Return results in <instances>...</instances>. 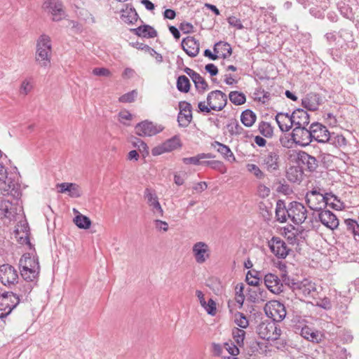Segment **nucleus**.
Returning <instances> with one entry per match:
<instances>
[{"label":"nucleus","instance_id":"nucleus-13","mask_svg":"<svg viewBox=\"0 0 359 359\" xmlns=\"http://www.w3.org/2000/svg\"><path fill=\"white\" fill-rule=\"evenodd\" d=\"M323 103V97L320 94L313 92L306 94L302 100L304 108L311 111H317Z\"/></svg>","mask_w":359,"mask_h":359},{"label":"nucleus","instance_id":"nucleus-1","mask_svg":"<svg viewBox=\"0 0 359 359\" xmlns=\"http://www.w3.org/2000/svg\"><path fill=\"white\" fill-rule=\"evenodd\" d=\"M19 269L25 280L38 281L40 266L38 257L24 254L19 260Z\"/></svg>","mask_w":359,"mask_h":359},{"label":"nucleus","instance_id":"nucleus-26","mask_svg":"<svg viewBox=\"0 0 359 359\" xmlns=\"http://www.w3.org/2000/svg\"><path fill=\"white\" fill-rule=\"evenodd\" d=\"M292 121L295 126H309L310 116L306 111L298 108L292 113Z\"/></svg>","mask_w":359,"mask_h":359},{"label":"nucleus","instance_id":"nucleus-14","mask_svg":"<svg viewBox=\"0 0 359 359\" xmlns=\"http://www.w3.org/2000/svg\"><path fill=\"white\" fill-rule=\"evenodd\" d=\"M210 248L205 242L199 241L192 247V252L198 264H203L210 257Z\"/></svg>","mask_w":359,"mask_h":359},{"label":"nucleus","instance_id":"nucleus-31","mask_svg":"<svg viewBox=\"0 0 359 359\" xmlns=\"http://www.w3.org/2000/svg\"><path fill=\"white\" fill-rule=\"evenodd\" d=\"M289 205H285V201L278 200L276 207V217L280 223H284L288 218Z\"/></svg>","mask_w":359,"mask_h":359},{"label":"nucleus","instance_id":"nucleus-5","mask_svg":"<svg viewBox=\"0 0 359 359\" xmlns=\"http://www.w3.org/2000/svg\"><path fill=\"white\" fill-rule=\"evenodd\" d=\"M20 302L13 291L4 292L0 298V318L8 316Z\"/></svg>","mask_w":359,"mask_h":359},{"label":"nucleus","instance_id":"nucleus-7","mask_svg":"<svg viewBox=\"0 0 359 359\" xmlns=\"http://www.w3.org/2000/svg\"><path fill=\"white\" fill-rule=\"evenodd\" d=\"M295 126L292 133V139L293 142L302 147L308 146L312 141V132L311 125Z\"/></svg>","mask_w":359,"mask_h":359},{"label":"nucleus","instance_id":"nucleus-58","mask_svg":"<svg viewBox=\"0 0 359 359\" xmlns=\"http://www.w3.org/2000/svg\"><path fill=\"white\" fill-rule=\"evenodd\" d=\"M203 307L208 314L211 316H215L216 314V304L212 299H209L208 302H205V305Z\"/></svg>","mask_w":359,"mask_h":359},{"label":"nucleus","instance_id":"nucleus-43","mask_svg":"<svg viewBox=\"0 0 359 359\" xmlns=\"http://www.w3.org/2000/svg\"><path fill=\"white\" fill-rule=\"evenodd\" d=\"M191 83L188 77L184 75L180 76L177 80V88L182 93H188Z\"/></svg>","mask_w":359,"mask_h":359},{"label":"nucleus","instance_id":"nucleus-30","mask_svg":"<svg viewBox=\"0 0 359 359\" xmlns=\"http://www.w3.org/2000/svg\"><path fill=\"white\" fill-rule=\"evenodd\" d=\"M15 212L13 207L12 203L9 201H0V218H7L9 220L15 217Z\"/></svg>","mask_w":359,"mask_h":359},{"label":"nucleus","instance_id":"nucleus-60","mask_svg":"<svg viewBox=\"0 0 359 359\" xmlns=\"http://www.w3.org/2000/svg\"><path fill=\"white\" fill-rule=\"evenodd\" d=\"M271 190L269 187L264 184H259L257 187V194L259 197L264 198L269 196Z\"/></svg>","mask_w":359,"mask_h":359},{"label":"nucleus","instance_id":"nucleus-39","mask_svg":"<svg viewBox=\"0 0 359 359\" xmlns=\"http://www.w3.org/2000/svg\"><path fill=\"white\" fill-rule=\"evenodd\" d=\"M226 129L231 136L241 135L244 130L236 119H231L226 125Z\"/></svg>","mask_w":359,"mask_h":359},{"label":"nucleus","instance_id":"nucleus-61","mask_svg":"<svg viewBox=\"0 0 359 359\" xmlns=\"http://www.w3.org/2000/svg\"><path fill=\"white\" fill-rule=\"evenodd\" d=\"M93 74L99 76H106L109 77L111 76L110 71L104 67H96L93 70Z\"/></svg>","mask_w":359,"mask_h":359},{"label":"nucleus","instance_id":"nucleus-8","mask_svg":"<svg viewBox=\"0 0 359 359\" xmlns=\"http://www.w3.org/2000/svg\"><path fill=\"white\" fill-rule=\"evenodd\" d=\"M19 279L17 270L11 265L6 264L0 266V282L8 287L15 286Z\"/></svg>","mask_w":359,"mask_h":359},{"label":"nucleus","instance_id":"nucleus-47","mask_svg":"<svg viewBox=\"0 0 359 359\" xmlns=\"http://www.w3.org/2000/svg\"><path fill=\"white\" fill-rule=\"evenodd\" d=\"M133 145L139 150L143 156L149 154V148L147 144L142 140L135 138V141L133 142Z\"/></svg>","mask_w":359,"mask_h":359},{"label":"nucleus","instance_id":"nucleus-25","mask_svg":"<svg viewBox=\"0 0 359 359\" xmlns=\"http://www.w3.org/2000/svg\"><path fill=\"white\" fill-rule=\"evenodd\" d=\"M299 334L305 339L314 343L320 342L324 337L321 332L313 330L307 325H305L300 329Z\"/></svg>","mask_w":359,"mask_h":359},{"label":"nucleus","instance_id":"nucleus-50","mask_svg":"<svg viewBox=\"0 0 359 359\" xmlns=\"http://www.w3.org/2000/svg\"><path fill=\"white\" fill-rule=\"evenodd\" d=\"M223 347L231 355L236 356V355H238L240 353L239 348H238L239 346L237 344L236 345L231 341L225 342L223 345Z\"/></svg>","mask_w":359,"mask_h":359},{"label":"nucleus","instance_id":"nucleus-37","mask_svg":"<svg viewBox=\"0 0 359 359\" xmlns=\"http://www.w3.org/2000/svg\"><path fill=\"white\" fill-rule=\"evenodd\" d=\"M256 114L250 109H245L241 115V121L246 127H251L256 121Z\"/></svg>","mask_w":359,"mask_h":359},{"label":"nucleus","instance_id":"nucleus-62","mask_svg":"<svg viewBox=\"0 0 359 359\" xmlns=\"http://www.w3.org/2000/svg\"><path fill=\"white\" fill-rule=\"evenodd\" d=\"M179 29L184 33V34H189L194 32V26L192 24L188 22H182L180 23L179 26Z\"/></svg>","mask_w":359,"mask_h":359},{"label":"nucleus","instance_id":"nucleus-63","mask_svg":"<svg viewBox=\"0 0 359 359\" xmlns=\"http://www.w3.org/2000/svg\"><path fill=\"white\" fill-rule=\"evenodd\" d=\"M257 95H262V97H259V101L262 103L267 102L271 98V94L269 92L264 90V89H259L257 90Z\"/></svg>","mask_w":359,"mask_h":359},{"label":"nucleus","instance_id":"nucleus-56","mask_svg":"<svg viewBox=\"0 0 359 359\" xmlns=\"http://www.w3.org/2000/svg\"><path fill=\"white\" fill-rule=\"evenodd\" d=\"M32 87L31 79H25L21 83L20 92L25 95H27L32 90Z\"/></svg>","mask_w":359,"mask_h":359},{"label":"nucleus","instance_id":"nucleus-6","mask_svg":"<svg viewBox=\"0 0 359 359\" xmlns=\"http://www.w3.org/2000/svg\"><path fill=\"white\" fill-rule=\"evenodd\" d=\"M305 199L308 206L311 210L316 211L322 210L329 204L327 196L316 189L307 192Z\"/></svg>","mask_w":359,"mask_h":359},{"label":"nucleus","instance_id":"nucleus-28","mask_svg":"<svg viewBox=\"0 0 359 359\" xmlns=\"http://www.w3.org/2000/svg\"><path fill=\"white\" fill-rule=\"evenodd\" d=\"M57 186L60 188V193L68 192L69 196L73 198H79L81 196V188L75 183L63 182Z\"/></svg>","mask_w":359,"mask_h":359},{"label":"nucleus","instance_id":"nucleus-40","mask_svg":"<svg viewBox=\"0 0 359 359\" xmlns=\"http://www.w3.org/2000/svg\"><path fill=\"white\" fill-rule=\"evenodd\" d=\"M302 171L298 167H290L287 171V178L292 182H300Z\"/></svg>","mask_w":359,"mask_h":359},{"label":"nucleus","instance_id":"nucleus-36","mask_svg":"<svg viewBox=\"0 0 359 359\" xmlns=\"http://www.w3.org/2000/svg\"><path fill=\"white\" fill-rule=\"evenodd\" d=\"M297 288H298L306 297H313L316 292L315 283L306 280H305L304 282L298 283Z\"/></svg>","mask_w":359,"mask_h":359},{"label":"nucleus","instance_id":"nucleus-46","mask_svg":"<svg viewBox=\"0 0 359 359\" xmlns=\"http://www.w3.org/2000/svg\"><path fill=\"white\" fill-rule=\"evenodd\" d=\"M192 120V114L187 112H179L177 116V121L180 126L187 127Z\"/></svg>","mask_w":359,"mask_h":359},{"label":"nucleus","instance_id":"nucleus-41","mask_svg":"<svg viewBox=\"0 0 359 359\" xmlns=\"http://www.w3.org/2000/svg\"><path fill=\"white\" fill-rule=\"evenodd\" d=\"M168 152L181 148L182 143L179 137L174 136L163 143Z\"/></svg>","mask_w":359,"mask_h":359},{"label":"nucleus","instance_id":"nucleus-33","mask_svg":"<svg viewBox=\"0 0 359 359\" xmlns=\"http://www.w3.org/2000/svg\"><path fill=\"white\" fill-rule=\"evenodd\" d=\"M211 146L215 149L219 153L222 155L224 158L227 159L228 161H234L236 160L235 156L233 154V152L231 151L230 148L224 144H222L217 141H215L211 144Z\"/></svg>","mask_w":359,"mask_h":359},{"label":"nucleus","instance_id":"nucleus-24","mask_svg":"<svg viewBox=\"0 0 359 359\" xmlns=\"http://www.w3.org/2000/svg\"><path fill=\"white\" fill-rule=\"evenodd\" d=\"M318 217L320 222L330 229H334L339 226V219L337 216L328 210H320Z\"/></svg>","mask_w":359,"mask_h":359},{"label":"nucleus","instance_id":"nucleus-15","mask_svg":"<svg viewBox=\"0 0 359 359\" xmlns=\"http://www.w3.org/2000/svg\"><path fill=\"white\" fill-rule=\"evenodd\" d=\"M135 130L139 136H153L161 132L162 128L158 127L151 121H144L137 123Z\"/></svg>","mask_w":359,"mask_h":359},{"label":"nucleus","instance_id":"nucleus-17","mask_svg":"<svg viewBox=\"0 0 359 359\" xmlns=\"http://www.w3.org/2000/svg\"><path fill=\"white\" fill-rule=\"evenodd\" d=\"M264 285L272 293L278 294L283 291V283L273 273H267L264 278Z\"/></svg>","mask_w":359,"mask_h":359},{"label":"nucleus","instance_id":"nucleus-3","mask_svg":"<svg viewBox=\"0 0 359 359\" xmlns=\"http://www.w3.org/2000/svg\"><path fill=\"white\" fill-rule=\"evenodd\" d=\"M280 150L277 149H267L262 153L259 157L261 165L269 172H275L279 170L282 164Z\"/></svg>","mask_w":359,"mask_h":359},{"label":"nucleus","instance_id":"nucleus-20","mask_svg":"<svg viewBox=\"0 0 359 359\" xmlns=\"http://www.w3.org/2000/svg\"><path fill=\"white\" fill-rule=\"evenodd\" d=\"M0 191L3 195H13L14 196L20 195L18 184L8 175H7V178L0 180Z\"/></svg>","mask_w":359,"mask_h":359},{"label":"nucleus","instance_id":"nucleus-22","mask_svg":"<svg viewBox=\"0 0 359 359\" xmlns=\"http://www.w3.org/2000/svg\"><path fill=\"white\" fill-rule=\"evenodd\" d=\"M184 72L190 76L198 93L203 94L208 89V83L198 73L189 67L184 69Z\"/></svg>","mask_w":359,"mask_h":359},{"label":"nucleus","instance_id":"nucleus-29","mask_svg":"<svg viewBox=\"0 0 359 359\" xmlns=\"http://www.w3.org/2000/svg\"><path fill=\"white\" fill-rule=\"evenodd\" d=\"M266 298V291L259 287L249 288L248 290V299L250 302L256 303L264 302Z\"/></svg>","mask_w":359,"mask_h":359},{"label":"nucleus","instance_id":"nucleus-35","mask_svg":"<svg viewBox=\"0 0 359 359\" xmlns=\"http://www.w3.org/2000/svg\"><path fill=\"white\" fill-rule=\"evenodd\" d=\"M271 314L273 317L274 320L278 322L282 321L286 316V310L285 306L278 302H276L272 305Z\"/></svg>","mask_w":359,"mask_h":359},{"label":"nucleus","instance_id":"nucleus-4","mask_svg":"<svg viewBox=\"0 0 359 359\" xmlns=\"http://www.w3.org/2000/svg\"><path fill=\"white\" fill-rule=\"evenodd\" d=\"M256 332L259 337L266 341H276L280 334L281 330L274 322H262L257 327Z\"/></svg>","mask_w":359,"mask_h":359},{"label":"nucleus","instance_id":"nucleus-57","mask_svg":"<svg viewBox=\"0 0 359 359\" xmlns=\"http://www.w3.org/2000/svg\"><path fill=\"white\" fill-rule=\"evenodd\" d=\"M182 162L186 165H199L201 163V158L200 156V154L195 156L192 157H187L182 158Z\"/></svg>","mask_w":359,"mask_h":359},{"label":"nucleus","instance_id":"nucleus-21","mask_svg":"<svg viewBox=\"0 0 359 359\" xmlns=\"http://www.w3.org/2000/svg\"><path fill=\"white\" fill-rule=\"evenodd\" d=\"M297 161L299 164L304 165L306 170L311 172L316 171L318 167V160L305 151H299L297 154Z\"/></svg>","mask_w":359,"mask_h":359},{"label":"nucleus","instance_id":"nucleus-27","mask_svg":"<svg viewBox=\"0 0 359 359\" xmlns=\"http://www.w3.org/2000/svg\"><path fill=\"white\" fill-rule=\"evenodd\" d=\"M291 118L292 114L289 115L287 113L280 112L276 114L275 119L282 132H287L292 127L293 121Z\"/></svg>","mask_w":359,"mask_h":359},{"label":"nucleus","instance_id":"nucleus-12","mask_svg":"<svg viewBox=\"0 0 359 359\" xmlns=\"http://www.w3.org/2000/svg\"><path fill=\"white\" fill-rule=\"evenodd\" d=\"M43 8L51 13L53 21H60L65 15L63 6L60 0H47L43 4Z\"/></svg>","mask_w":359,"mask_h":359},{"label":"nucleus","instance_id":"nucleus-51","mask_svg":"<svg viewBox=\"0 0 359 359\" xmlns=\"http://www.w3.org/2000/svg\"><path fill=\"white\" fill-rule=\"evenodd\" d=\"M247 170L252 173L257 179H263L265 177V174L261 170V169L255 164H248Z\"/></svg>","mask_w":359,"mask_h":359},{"label":"nucleus","instance_id":"nucleus-49","mask_svg":"<svg viewBox=\"0 0 359 359\" xmlns=\"http://www.w3.org/2000/svg\"><path fill=\"white\" fill-rule=\"evenodd\" d=\"M235 323L241 328H246L249 325L248 320L246 316L241 312H237L235 314Z\"/></svg>","mask_w":359,"mask_h":359},{"label":"nucleus","instance_id":"nucleus-38","mask_svg":"<svg viewBox=\"0 0 359 359\" xmlns=\"http://www.w3.org/2000/svg\"><path fill=\"white\" fill-rule=\"evenodd\" d=\"M138 15L134 8H130L129 10H123L122 11L121 19L123 22L127 24H133L137 22Z\"/></svg>","mask_w":359,"mask_h":359},{"label":"nucleus","instance_id":"nucleus-16","mask_svg":"<svg viewBox=\"0 0 359 359\" xmlns=\"http://www.w3.org/2000/svg\"><path fill=\"white\" fill-rule=\"evenodd\" d=\"M271 251L278 258H285L289 249L285 242L279 237H273L269 243Z\"/></svg>","mask_w":359,"mask_h":359},{"label":"nucleus","instance_id":"nucleus-42","mask_svg":"<svg viewBox=\"0 0 359 359\" xmlns=\"http://www.w3.org/2000/svg\"><path fill=\"white\" fill-rule=\"evenodd\" d=\"M229 100L235 105H241L246 101L245 94L239 91H231L229 95Z\"/></svg>","mask_w":359,"mask_h":359},{"label":"nucleus","instance_id":"nucleus-2","mask_svg":"<svg viewBox=\"0 0 359 359\" xmlns=\"http://www.w3.org/2000/svg\"><path fill=\"white\" fill-rule=\"evenodd\" d=\"M52 46L50 38L42 34L36 43L35 60L41 67H48L50 64Z\"/></svg>","mask_w":359,"mask_h":359},{"label":"nucleus","instance_id":"nucleus-18","mask_svg":"<svg viewBox=\"0 0 359 359\" xmlns=\"http://www.w3.org/2000/svg\"><path fill=\"white\" fill-rule=\"evenodd\" d=\"M181 46L184 51L191 57H194L199 53V41L193 36H187L183 39Z\"/></svg>","mask_w":359,"mask_h":359},{"label":"nucleus","instance_id":"nucleus-9","mask_svg":"<svg viewBox=\"0 0 359 359\" xmlns=\"http://www.w3.org/2000/svg\"><path fill=\"white\" fill-rule=\"evenodd\" d=\"M307 217V210L305 206L297 201L289 203L288 218L295 224H302Z\"/></svg>","mask_w":359,"mask_h":359},{"label":"nucleus","instance_id":"nucleus-44","mask_svg":"<svg viewBox=\"0 0 359 359\" xmlns=\"http://www.w3.org/2000/svg\"><path fill=\"white\" fill-rule=\"evenodd\" d=\"M232 337L235 342L239 347H243L244 346L245 332L243 330L238 327H234L232 330Z\"/></svg>","mask_w":359,"mask_h":359},{"label":"nucleus","instance_id":"nucleus-59","mask_svg":"<svg viewBox=\"0 0 359 359\" xmlns=\"http://www.w3.org/2000/svg\"><path fill=\"white\" fill-rule=\"evenodd\" d=\"M227 21L231 26L234 27L238 29H242L244 28L241 20L235 16L229 17Z\"/></svg>","mask_w":359,"mask_h":359},{"label":"nucleus","instance_id":"nucleus-52","mask_svg":"<svg viewBox=\"0 0 359 359\" xmlns=\"http://www.w3.org/2000/svg\"><path fill=\"white\" fill-rule=\"evenodd\" d=\"M137 95V92L133 90L128 92L119 97V101L123 103L133 102L135 101Z\"/></svg>","mask_w":359,"mask_h":359},{"label":"nucleus","instance_id":"nucleus-54","mask_svg":"<svg viewBox=\"0 0 359 359\" xmlns=\"http://www.w3.org/2000/svg\"><path fill=\"white\" fill-rule=\"evenodd\" d=\"M281 283H283L284 285H287L291 288L295 289L297 287L298 283L294 281V279L290 278V276H288L286 273H283L281 276Z\"/></svg>","mask_w":359,"mask_h":359},{"label":"nucleus","instance_id":"nucleus-48","mask_svg":"<svg viewBox=\"0 0 359 359\" xmlns=\"http://www.w3.org/2000/svg\"><path fill=\"white\" fill-rule=\"evenodd\" d=\"M345 223L347 230L353 233L354 236L359 237V224L358 222L354 219H348L345 221Z\"/></svg>","mask_w":359,"mask_h":359},{"label":"nucleus","instance_id":"nucleus-34","mask_svg":"<svg viewBox=\"0 0 359 359\" xmlns=\"http://www.w3.org/2000/svg\"><path fill=\"white\" fill-rule=\"evenodd\" d=\"M131 31L139 36L147 38H154L157 36V32L149 25L140 26L137 28L132 29Z\"/></svg>","mask_w":359,"mask_h":359},{"label":"nucleus","instance_id":"nucleus-11","mask_svg":"<svg viewBox=\"0 0 359 359\" xmlns=\"http://www.w3.org/2000/svg\"><path fill=\"white\" fill-rule=\"evenodd\" d=\"M311 128L313 140L320 143H335V142H332L333 135H331L325 126L318 122H313L311 124Z\"/></svg>","mask_w":359,"mask_h":359},{"label":"nucleus","instance_id":"nucleus-19","mask_svg":"<svg viewBox=\"0 0 359 359\" xmlns=\"http://www.w3.org/2000/svg\"><path fill=\"white\" fill-rule=\"evenodd\" d=\"M144 194L145 198L147 200V203L152 208L154 213L162 217L163 210L155 191L150 188H146Z\"/></svg>","mask_w":359,"mask_h":359},{"label":"nucleus","instance_id":"nucleus-55","mask_svg":"<svg viewBox=\"0 0 359 359\" xmlns=\"http://www.w3.org/2000/svg\"><path fill=\"white\" fill-rule=\"evenodd\" d=\"M339 37L341 38L346 43L353 41V35L350 30L347 29H341L339 30Z\"/></svg>","mask_w":359,"mask_h":359},{"label":"nucleus","instance_id":"nucleus-32","mask_svg":"<svg viewBox=\"0 0 359 359\" xmlns=\"http://www.w3.org/2000/svg\"><path fill=\"white\" fill-rule=\"evenodd\" d=\"M213 50L219 54V57L224 59L229 57L232 54V48L230 44L224 41H219L214 46Z\"/></svg>","mask_w":359,"mask_h":359},{"label":"nucleus","instance_id":"nucleus-53","mask_svg":"<svg viewBox=\"0 0 359 359\" xmlns=\"http://www.w3.org/2000/svg\"><path fill=\"white\" fill-rule=\"evenodd\" d=\"M260 133L265 137H270L273 134V129L271 125L266 122H262L259 126Z\"/></svg>","mask_w":359,"mask_h":359},{"label":"nucleus","instance_id":"nucleus-23","mask_svg":"<svg viewBox=\"0 0 359 359\" xmlns=\"http://www.w3.org/2000/svg\"><path fill=\"white\" fill-rule=\"evenodd\" d=\"M37 281H32V280H22L19 282L18 280V283H15V287L14 292L16 296L20 297V301L24 299V298H27V295L32 292L34 285H36Z\"/></svg>","mask_w":359,"mask_h":359},{"label":"nucleus","instance_id":"nucleus-64","mask_svg":"<svg viewBox=\"0 0 359 359\" xmlns=\"http://www.w3.org/2000/svg\"><path fill=\"white\" fill-rule=\"evenodd\" d=\"M179 107H180V112H187V113H191V105L190 103L187 102L185 101L180 102L179 103Z\"/></svg>","mask_w":359,"mask_h":359},{"label":"nucleus","instance_id":"nucleus-10","mask_svg":"<svg viewBox=\"0 0 359 359\" xmlns=\"http://www.w3.org/2000/svg\"><path fill=\"white\" fill-rule=\"evenodd\" d=\"M227 95L221 90H212L208 94L207 104L214 111H221L226 105Z\"/></svg>","mask_w":359,"mask_h":359},{"label":"nucleus","instance_id":"nucleus-45","mask_svg":"<svg viewBox=\"0 0 359 359\" xmlns=\"http://www.w3.org/2000/svg\"><path fill=\"white\" fill-rule=\"evenodd\" d=\"M74 221L79 229H88L91 225L90 219L87 216L83 215L76 216Z\"/></svg>","mask_w":359,"mask_h":359}]
</instances>
